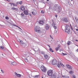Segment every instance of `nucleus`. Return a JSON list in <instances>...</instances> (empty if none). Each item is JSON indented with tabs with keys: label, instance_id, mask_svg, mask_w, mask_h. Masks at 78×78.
Segmentation results:
<instances>
[{
	"label": "nucleus",
	"instance_id": "nucleus-28",
	"mask_svg": "<svg viewBox=\"0 0 78 78\" xmlns=\"http://www.w3.org/2000/svg\"><path fill=\"white\" fill-rule=\"evenodd\" d=\"M70 43H71V42H70V41H68L67 43V44H68V45H69L70 44Z\"/></svg>",
	"mask_w": 78,
	"mask_h": 78
},
{
	"label": "nucleus",
	"instance_id": "nucleus-25",
	"mask_svg": "<svg viewBox=\"0 0 78 78\" xmlns=\"http://www.w3.org/2000/svg\"><path fill=\"white\" fill-rule=\"evenodd\" d=\"M69 73L70 74H72V73H73V71L72 70L70 71Z\"/></svg>",
	"mask_w": 78,
	"mask_h": 78
},
{
	"label": "nucleus",
	"instance_id": "nucleus-10",
	"mask_svg": "<svg viewBox=\"0 0 78 78\" xmlns=\"http://www.w3.org/2000/svg\"><path fill=\"white\" fill-rule=\"evenodd\" d=\"M51 78H56V75L55 73H54V74L52 75L51 76Z\"/></svg>",
	"mask_w": 78,
	"mask_h": 78
},
{
	"label": "nucleus",
	"instance_id": "nucleus-46",
	"mask_svg": "<svg viewBox=\"0 0 78 78\" xmlns=\"http://www.w3.org/2000/svg\"><path fill=\"white\" fill-rule=\"evenodd\" d=\"M76 41H77V42H78V41L77 40H76Z\"/></svg>",
	"mask_w": 78,
	"mask_h": 78
},
{
	"label": "nucleus",
	"instance_id": "nucleus-51",
	"mask_svg": "<svg viewBox=\"0 0 78 78\" xmlns=\"http://www.w3.org/2000/svg\"><path fill=\"white\" fill-rule=\"evenodd\" d=\"M71 0V1H73V0Z\"/></svg>",
	"mask_w": 78,
	"mask_h": 78
},
{
	"label": "nucleus",
	"instance_id": "nucleus-16",
	"mask_svg": "<svg viewBox=\"0 0 78 78\" xmlns=\"http://www.w3.org/2000/svg\"><path fill=\"white\" fill-rule=\"evenodd\" d=\"M63 20L64 21V22H69L67 18H63Z\"/></svg>",
	"mask_w": 78,
	"mask_h": 78
},
{
	"label": "nucleus",
	"instance_id": "nucleus-30",
	"mask_svg": "<svg viewBox=\"0 0 78 78\" xmlns=\"http://www.w3.org/2000/svg\"><path fill=\"white\" fill-rule=\"evenodd\" d=\"M38 76H39V75L35 76H34V78H38Z\"/></svg>",
	"mask_w": 78,
	"mask_h": 78
},
{
	"label": "nucleus",
	"instance_id": "nucleus-2",
	"mask_svg": "<svg viewBox=\"0 0 78 78\" xmlns=\"http://www.w3.org/2000/svg\"><path fill=\"white\" fill-rule=\"evenodd\" d=\"M47 74L49 76H51L53 74V70H48L47 72Z\"/></svg>",
	"mask_w": 78,
	"mask_h": 78
},
{
	"label": "nucleus",
	"instance_id": "nucleus-43",
	"mask_svg": "<svg viewBox=\"0 0 78 78\" xmlns=\"http://www.w3.org/2000/svg\"><path fill=\"white\" fill-rule=\"evenodd\" d=\"M55 17H57L58 16L57 15H55Z\"/></svg>",
	"mask_w": 78,
	"mask_h": 78
},
{
	"label": "nucleus",
	"instance_id": "nucleus-45",
	"mask_svg": "<svg viewBox=\"0 0 78 78\" xmlns=\"http://www.w3.org/2000/svg\"><path fill=\"white\" fill-rule=\"evenodd\" d=\"M48 47L50 48V46L49 45H48Z\"/></svg>",
	"mask_w": 78,
	"mask_h": 78
},
{
	"label": "nucleus",
	"instance_id": "nucleus-21",
	"mask_svg": "<svg viewBox=\"0 0 78 78\" xmlns=\"http://www.w3.org/2000/svg\"><path fill=\"white\" fill-rule=\"evenodd\" d=\"M54 28L55 29V31H56V33H57V31H58V29H57V27L56 26H53ZM56 29H57V30H56Z\"/></svg>",
	"mask_w": 78,
	"mask_h": 78
},
{
	"label": "nucleus",
	"instance_id": "nucleus-12",
	"mask_svg": "<svg viewBox=\"0 0 78 78\" xmlns=\"http://www.w3.org/2000/svg\"><path fill=\"white\" fill-rule=\"evenodd\" d=\"M50 26H49V25H48V24H46L45 26V28H46V29L47 30H48Z\"/></svg>",
	"mask_w": 78,
	"mask_h": 78
},
{
	"label": "nucleus",
	"instance_id": "nucleus-40",
	"mask_svg": "<svg viewBox=\"0 0 78 78\" xmlns=\"http://www.w3.org/2000/svg\"><path fill=\"white\" fill-rule=\"evenodd\" d=\"M6 1H7V2H9L10 1H11V0H5Z\"/></svg>",
	"mask_w": 78,
	"mask_h": 78
},
{
	"label": "nucleus",
	"instance_id": "nucleus-11",
	"mask_svg": "<svg viewBox=\"0 0 78 78\" xmlns=\"http://www.w3.org/2000/svg\"><path fill=\"white\" fill-rule=\"evenodd\" d=\"M66 66L70 70H72V68L71 66H70V65H66Z\"/></svg>",
	"mask_w": 78,
	"mask_h": 78
},
{
	"label": "nucleus",
	"instance_id": "nucleus-20",
	"mask_svg": "<svg viewBox=\"0 0 78 78\" xmlns=\"http://www.w3.org/2000/svg\"><path fill=\"white\" fill-rule=\"evenodd\" d=\"M39 22L40 24H41V25H43V23H44V21H43L40 20Z\"/></svg>",
	"mask_w": 78,
	"mask_h": 78
},
{
	"label": "nucleus",
	"instance_id": "nucleus-47",
	"mask_svg": "<svg viewBox=\"0 0 78 78\" xmlns=\"http://www.w3.org/2000/svg\"><path fill=\"white\" fill-rule=\"evenodd\" d=\"M76 31H78V29H76Z\"/></svg>",
	"mask_w": 78,
	"mask_h": 78
},
{
	"label": "nucleus",
	"instance_id": "nucleus-22",
	"mask_svg": "<svg viewBox=\"0 0 78 78\" xmlns=\"http://www.w3.org/2000/svg\"><path fill=\"white\" fill-rule=\"evenodd\" d=\"M11 64L13 66H16V63L15 62H13L11 63Z\"/></svg>",
	"mask_w": 78,
	"mask_h": 78
},
{
	"label": "nucleus",
	"instance_id": "nucleus-49",
	"mask_svg": "<svg viewBox=\"0 0 78 78\" xmlns=\"http://www.w3.org/2000/svg\"><path fill=\"white\" fill-rule=\"evenodd\" d=\"M72 30H73V28H71Z\"/></svg>",
	"mask_w": 78,
	"mask_h": 78
},
{
	"label": "nucleus",
	"instance_id": "nucleus-38",
	"mask_svg": "<svg viewBox=\"0 0 78 78\" xmlns=\"http://www.w3.org/2000/svg\"><path fill=\"white\" fill-rule=\"evenodd\" d=\"M62 54H63V56H65V55H67V54H65V53H63Z\"/></svg>",
	"mask_w": 78,
	"mask_h": 78
},
{
	"label": "nucleus",
	"instance_id": "nucleus-34",
	"mask_svg": "<svg viewBox=\"0 0 78 78\" xmlns=\"http://www.w3.org/2000/svg\"><path fill=\"white\" fill-rule=\"evenodd\" d=\"M0 48L1 49H4V47L3 46H0Z\"/></svg>",
	"mask_w": 78,
	"mask_h": 78
},
{
	"label": "nucleus",
	"instance_id": "nucleus-23",
	"mask_svg": "<svg viewBox=\"0 0 78 78\" xmlns=\"http://www.w3.org/2000/svg\"><path fill=\"white\" fill-rule=\"evenodd\" d=\"M49 51H51V52H52V53H53V52H54V51H53V49H52L50 48L49 49Z\"/></svg>",
	"mask_w": 78,
	"mask_h": 78
},
{
	"label": "nucleus",
	"instance_id": "nucleus-41",
	"mask_svg": "<svg viewBox=\"0 0 78 78\" xmlns=\"http://www.w3.org/2000/svg\"><path fill=\"white\" fill-rule=\"evenodd\" d=\"M61 10H59L58 11V12H59V13L60 12H61Z\"/></svg>",
	"mask_w": 78,
	"mask_h": 78
},
{
	"label": "nucleus",
	"instance_id": "nucleus-19",
	"mask_svg": "<svg viewBox=\"0 0 78 78\" xmlns=\"http://www.w3.org/2000/svg\"><path fill=\"white\" fill-rule=\"evenodd\" d=\"M12 9H13V10H16V11H18V8H15L14 7H13L12 8Z\"/></svg>",
	"mask_w": 78,
	"mask_h": 78
},
{
	"label": "nucleus",
	"instance_id": "nucleus-6",
	"mask_svg": "<svg viewBox=\"0 0 78 78\" xmlns=\"http://www.w3.org/2000/svg\"><path fill=\"white\" fill-rule=\"evenodd\" d=\"M34 31L36 32H40V31H41V30H39V29L37 28V26H36L35 27Z\"/></svg>",
	"mask_w": 78,
	"mask_h": 78
},
{
	"label": "nucleus",
	"instance_id": "nucleus-27",
	"mask_svg": "<svg viewBox=\"0 0 78 78\" xmlns=\"http://www.w3.org/2000/svg\"><path fill=\"white\" fill-rule=\"evenodd\" d=\"M14 25V26H15V27H17L18 28H19V29H20V30H22V29L21 28H20L18 26H16V25Z\"/></svg>",
	"mask_w": 78,
	"mask_h": 78
},
{
	"label": "nucleus",
	"instance_id": "nucleus-15",
	"mask_svg": "<svg viewBox=\"0 0 78 78\" xmlns=\"http://www.w3.org/2000/svg\"><path fill=\"white\" fill-rule=\"evenodd\" d=\"M66 30H70V27L68 25H66Z\"/></svg>",
	"mask_w": 78,
	"mask_h": 78
},
{
	"label": "nucleus",
	"instance_id": "nucleus-17",
	"mask_svg": "<svg viewBox=\"0 0 78 78\" xmlns=\"http://www.w3.org/2000/svg\"><path fill=\"white\" fill-rule=\"evenodd\" d=\"M19 42H20V44H24L25 43L23 42V41L22 40H20L18 41Z\"/></svg>",
	"mask_w": 78,
	"mask_h": 78
},
{
	"label": "nucleus",
	"instance_id": "nucleus-50",
	"mask_svg": "<svg viewBox=\"0 0 78 78\" xmlns=\"http://www.w3.org/2000/svg\"><path fill=\"white\" fill-rule=\"evenodd\" d=\"M42 78H44V77H42Z\"/></svg>",
	"mask_w": 78,
	"mask_h": 78
},
{
	"label": "nucleus",
	"instance_id": "nucleus-44",
	"mask_svg": "<svg viewBox=\"0 0 78 78\" xmlns=\"http://www.w3.org/2000/svg\"><path fill=\"white\" fill-rule=\"evenodd\" d=\"M76 51H77V52H78V49H77L76 50Z\"/></svg>",
	"mask_w": 78,
	"mask_h": 78
},
{
	"label": "nucleus",
	"instance_id": "nucleus-48",
	"mask_svg": "<svg viewBox=\"0 0 78 78\" xmlns=\"http://www.w3.org/2000/svg\"><path fill=\"white\" fill-rule=\"evenodd\" d=\"M47 2H48V1H49V0H47Z\"/></svg>",
	"mask_w": 78,
	"mask_h": 78
},
{
	"label": "nucleus",
	"instance_id": "nucleus-53",
	"mask_svg": "<svg viewBox=\"0 0 78 78\" xmlns=\"http://www.w3.org/2000/svg\"><path fill=\"white\" fill-rule=\"evenodd\" d=\"M17 3H18V2Z\"/></svg>",
	"mask_w": 78,
	"mask_h": 78
},
{
	"label": "nucleus",
	"instance_id": "nucleus-29",
	"mask_svg": "<svg viewBox=\"0 0 78 78\" xmlns=\"http://www.w3.org/2000/svg\"><path fill=\"white\" fill-rule=\"evenodd\" d=\"M75 20H76V22H77V23H78V18L76 17L75 18Z\"/></svg>",
	"mask_w": 78,
	"mask_h": 78
},
{
	"label": "nucleus",
	"instance_id": "nucleus-8",
	"mask_svg": "<svg viewBox=\"0 0 78 78\" xmlns=\"http://www.w3.org/2000/svg\"><path fill=\"white\" fill-rule=\"evenodd\" d=\"M15 75L17 76V77H18V78H20L22 76V75L20 74H17V73H15Z\"/></svg>",
	"mask_w": 78,
	"mask_h": 78
},
{
	"label": "nucleus",
	"instance_id": "nucleus-3",
	"mask_svg": "<svg viewBox=\"0 0 78 78\" xmlns=\"http://www.w3.org/2000/svg\"><path fill=\"white\" fill-rule=\"evenodd\" d=\"M60 66H62V67H64V65H63V64H62L61 62L59 61L57 64V66H58V67L60 68V67H61Z\"/></svg>",
	"mask_w": 78,
	"mask_h": 78
},
{
	"label": "nucleus",
	"instance_id": "nucleus-52",
	"mask_svg": "<svg viewBox=\"0 0 78 78\" xmlns=\"http://www.w3.org/2000/svg\"><path fill=\"white\" fill-rule=\"evenodd\" d=\"M57 78H59V77H58Z\"/></svg>",
	"mask_w": 78,
	"mask_h": 78
},
{
	"label": "nucleus",
	"instance_id": "nucleus-36",
	"mask_svg": "<svg viewBox=\"0 0 78 78\" xmlns=\"http://www.w3.org/2000/svg\"><path fill=\"white\" fill-rule=\"evenodd\" d=\"M72 78H76V76H75V75H73L72 76Z\"/></svg>",
	"mask_w": 78,
	"mask_h": 78
},
{
	"label": "nucleus",
	"instance_id": "nucleus-35",
	"mask_svg": "<svg viewBox=\"0 0 78 78\" xmlns=\"http://www.w3.org/2000/svg\"><path fill=\"white\" fill-rule=\"evenodd\" d=\"M25 62H27L28 61V59H27V58L25 59Z\"/></svg>",
	"mask_w": 78,
	"mask_h": 78
},
{
	"label": "nucleus",
	"instance_id": "nucleus-31",
	"mask_svg": "<svg viewBox=\"0 0 78 78\" xmlns=\"http://www.w3.org/2000/svg\"><path fill=\"white\" fill-rule=\"evenodd\" d=\"M32 14H33V15H34V16H35L36 15V13L34 12H32Z\"/></svg>",
	"mask_w": 78,
	"mask_h": 78
},
{
	"label": "nucleus",
	"instance_id": "nucleus-26",
	"mask_svg": "<svg viewBox=\"0 0 78 78\" xmlns=\"http://www.w3.org/2000/svg\"><path fill=\"white\" fill-rule=\"evenodd\" d=\"M21 17H23L25 16V15H24V14L22 13L21 14Z\"/></svg>",
	"mask_w": 78,
	"mask_h": 78
},
{
	"label": "nucleus",
	"instance_id": "nucleus-4",
	"mask_svg": "<svg viewBox=\"0 0 78 78\" xmlns=\"http://www.w3.org/2000/svg\"><path fill=\"white\" fill-rule=\"evenodd\" d=\"M44 58L46 60H48L50 59V57L48 56L47 55L45 54L44 55Z\"/></svg>",
	"mask_w": 78,
	"mask_h": 78
},
{
	"label": "nucleus",
	"instance_id": "nucleus-42",
	"mask_svg": "<svg viewBox=\"0 0 78 78\" xmlns=\"http://www.w3.org/2000/svg\"><path fill=\"white\" fill-rule=\"evenodd\" d=\"M1 72H2V73H4V71H3V70H1Z\"/></svg>",
	"mask_w": 78,
	"mask_h": 78
},
{
	"label": "nucleus",
	"instance_id": "nucleus-33",
	"mask_svg": "<svg viewBox=\"0 0 78 78\" xmlns=\"http://www.w3.org/2000/svg\"><path fill=\"white\" fill-rule=\"evenodd\" d=\"M41 12L42 14H44V11L43 10L41 11Z\"/></svg>",
	"mask_w": 78,
	"mask_h": 78
},
{
	"label": "nucleus",
	"instance_id": "nucleus-1",
	"mask_svg": "<svg viewBox=\"0 0 78 78\" xmlns=\"http://www.w3.org/2000/svg\"><path fill=\"white\" fill-rule=\"evenodd\" d=\"M41 70L43 72H47V69L44 66H42L41 67Z\"/></svg>",
	"mask_w": 78,
	"mask_h": 78
},
{
	"label": "nucleus",
	"instance_id": "nucleus-7",
	"mask_svg": "<svg viewBox=\"0 0 78 78\" xmlns=\"http://www.w3.org/2000/svg\"><path fill=\"white\" fill-rule=\"evenodd\" d=\"M65 32L67 33L68 34H70L71 33V31H70V29H66Z\"/></svg>",
	"mask_w": 78,
	"mask_h": 78
},
{
	"label": "nucleus",
	"instance_id": "nucleus-14",
	"mask_svg": "<svg viewBox=\"0 0 78 78\" xmlns=\"http://www.w3.org/2000/svg\"><path fill=\"white\" fill-rule=\"evenodd\" d=\"M20 9L22 11H24L25 10V7L23 5H21L20 7Z\"/></svg>",
	"mask_w": 78,
	"mask_h": 78
},
{
	"label": "nucleus",
	"instance_id": "nucleus-24",
	"mask_svg": "<svg viewBox=\"0 0 78 78\" xmlns=\"http://www.w3.org/2000/svg\"><path fill=\"white\" fill-rule=\"evenodd\" d=\"M52 26H53V27H54L55 26H56V24L55 23H54V21H52Z\"/></svg>",
	"mask_w": 78,
	"mask_h": 78
},
{
	"label": "nucleus",
	"instance_id": "nucleus-39",
	"mask_svg": "<svg viewBox=\"0 0 78 78\" xmlns=\"http://www.w3.org/2000/svg\"><path fill=\"white\" fill-rule=\"evenodd\" d=\"M50 36L51 38V39H53L52 36H51V35H50Z\"/></svg>",
	"mask_w": 78,
	"mask_h": 78
},
{
	"label": "nucleus",
	"instance_id": "nucleus-18",
	"mask_svg": "<svg viewBox=\"0 0 78 78\" xmlns=\"http://www.w3.org/2000/svg\"><path fill=\"white\" fill-rule=\"evenodd\" d=\"M9 4L11 5V6H12V5H13V6H17V4H13V3H10Z\"/></svg>",
	"mask_w": 78,
	"mask_h": 78
},
{
	"label": "nucleus",
	"instance_id": "nucleus-13",
	"mask_svg": "<svg viewBox=\"0 0 78 78\" xmlns=\"http://www.w3.org/2000/svg\"><path fill=\"white\" fill-rule=\"evenodd\" d=\"M60 47H61V46L60 45H58V46L55 48V50L57 51H58V50H59V49Z\"/></svg>",
	"mask_w": 78,
	"mask_h": 78
},
{
	"label": "nucleus",
	"instance_id": "nucleus-32",
	"mask_svg": "<svg viewBox=\"0 0 78 78\" xmlns=\"http://www.w3.org/2000/svg\"><path fill=\"white\" fill-rule=\"evenodd\" d=\"M5 19H6L7 20H8L9 19V18L8 16H6L5 17Z\"/></svg>",
	"mask_w": 78,
	"mask_h": 78
},
{
	"label": "nucleus",
	"instance_id": "nucleus-5",
	"mask_svg": "<svg viewBox=\"0 0 78 78\" xmlns=\"http://www.w3.org/2000/svg\"><path fill=\"white\" fill-rule=\"evenodd\" d=\"M56 63H57V61L55 59H54L52 60V64L53 65H55V64H56Z\"/></svg>",
	"mask_w": 78,
	"mask_h": 78
},
{
	"label": "nucleus",
	"instance_id": "nucleus-37",
	"mask_svg": "<svg viewBox=\"0 0 78 78\" xmlns=\"http://www.w3.org/2000/svg\"><path fill=\"white\" fill-rule=\"evenodd\" d=\"M19 3L20 5H21L22 4V1L20 2Z\"/></svg>",
	"mask_w": 78,
	"mask_h": 78
},
{
	"label": "nucleus",
	"instance_id": "nucleus-9",
	"mask_svg": "<svg viewBox=\"0 0 78 78\" xmlns=\"http://www.w3.org/2000/svg\"><path fill=\"white\" fill-rule=\"evenodd\" d=\"M23 13L25 15H28V14H29L28 11V10H25L23 12Z\"/></svg>",
	"mask_w": 78,
	"mask_h": 78
}]
</instances>
